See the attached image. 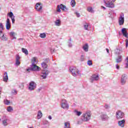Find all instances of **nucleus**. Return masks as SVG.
<instances>
[{"mask_svg":"<svg viewBox=\"0 0 128 128\" xmlns=\"http://www.w3.org/2000/svg\"><path fill=\"white\" fill-rule=\"evenodd\" d=\"M69 70L70 72L73 76H78L80 75V71L76 67H70L69 68Z\"/></svg>","mask_w":128,"mask_h":128,"instance_id":"1","label":"nucleus"},{"mask_svg":"<svg viewBox=\"0 0 128 128\" xmlns=\"http://www.w3.org/2000/svg\"><path fill=\"white\" fill-rule=\"evenodd\" d=\"M92 116V114H90V111H88L84 114L82 116L83 122H88L90 120Z\"/></svg>","mask_w":128,"mask_h":128,"instance_id":"2","label":"nucleus"},{"mask_svg":"<svg viewBox=\"0 0 128 128\" xmlns=\"http://www.w3.org/2000/svg\"><path fill=\"white\" fill-rule=\"evenodd\" d=\"M106 6L110 8H114V4L113 2H110L108 0H104Z\"/></svg>","mask_w":128,"mask_h":128,"instance_id":"3","label":"nucleus"},{"mask_svg":"<svg viewBox=\"0 0 128 128\" xmlns=\"http://www.w3.org/2000/svg\"><path fill=\"white\" fill-rule=\"evenodd\" d=\"M100 80V76L98 74H94L90 78V82H98Z\"/></svg>","mask_w":128,"mask_h":128,"instance_id":"4","label":"nucleus"},{"mask_svg":"<svg viewBox=\"0 0 128 128\" xmlns=\"http://www.w3.org/2000/svg\"><path fill=\"white\" fill-rule=\"evenodd\" d=\"M61 108L64 110H68L70 106L68 104V101L66 100H62Z\"/></svg>","mask_w":128,"mask_h":128,"instance_id":"5","label":"nucleus"},{"mask_svg":"<svg viewBox=\"0 0 128 128\" xmlns=\"http://www.w3.org/2000/svg\"><path fill=\"white\" fill-rule=\"evenodd\" d=\"M36 84L34 81H32L29 84V86L28 88V90H36Z\"/></svg>","mask_w":128,"mask_h":128,"instance_id":"6","label":"nucleus"},{"mask_svg":"<svg viewBox=\"0 0 128 128\" xmlns=\"http://www.w3.org/2000/svg\"><path fill=\"white\" fill-rule=\"evenodd\" d=\"M100 118L103 122H106V120H108L110 117H108L106 113L102 112L100 115Z\"/></svg>","mask_w":128,"mask_h":128,"instance_id":"7","label":"nucleus"},{"mask_svg":"<svg viewBox=\"0 0 128 128\" xmlns=\"http://www.w3.org/2000/svg\"><path fill=\"white\" fill-rule=\"evenodd\" d=\"M118 24L119 26H122L124 24V13H122L119 17Z\"/></svg>","mask_w":128,"mask_h":128,"instance_id":"8","label":"nucleus"},{"mask_svg":"<svg viewBox=\"0 0 128 128\" xmlns=\"http://www.w3.org/2000/svg\"><path fill=\"white\" fill-rule=\"evenodd\" d=\"M126 80H128V76L126 74H122L121 77V84H126Z\"/></svg>","mask_w":128,"mask_h":128,"instance_id":"9","label":"nucleus"},{"mask_svg":"<svg viewBox=\"0 0 128 128\" xmlns=\"http://www.w3.org/2000/svg\"><path fill=\"white\" fill-rule=\"evenodd\" d=\"M124 116V114L122 111L119 110L116 112V118L117 120H120Z\"/></svg>","mask_w":128,"mask_h":128,"instance_id":"10","label":"nucleus"},{"mask_svg":"<svg viewBox=\"0 0 128 128\" xmlns=\"http://www.w3.org/2000/svg\"><path fill=\"white\" fill-rule=\"evenodd\" d=\"M60 10H66V7L62 4L58 5L57 6L56 12H62Z\"/></svg>","mask_w":128,"mask_h":128,"instance_id":"11","label":"nucleus"},{"mask_svg":"<svg viewBox=\"0 0 128 128\" xmlns=\"http://www.w3.org/2000/svg\"><path fill=\"white\" fill-rule=\"evenodd\" d=\"M31 70H33L34 72H38L40 70V66H36V64H32L30 66Z\"/></svg>","mask_w":128,"mask_h":128,"instance_id":"12","label":"nucleus"},{"mask_svg":"<svg viewBox=\"0 0 128 128\" xmlns=\"http://www.w3.org/2000/svg\"><path fill=\"white\" fill-rule=\"evenodd\" d=\"M35 8H36L37 12H42V4L40 2L36 3L35 6Z\"/></svg>","mask_w":128,"mask_h":128,"instance_id":"13","label":"nucleus"},{"mask_svg":"<svg viewBox=\"0 0 128 128\" xmlns=\"http://www.w3.org/2000/svg\"><path fill=\"white\" fill-rule=\"evenodd\" d=\"M49 74H50V72H48V70H43L41 73V77L44 80H46V76H48Z\"/></svg>","mask_w":128,"mask_h":128,"instance_id":"14","label":"nucleus"},{"mask_svg":"<svg viewBox=\"0 0 128 128\" xmlns=\"http://www.w3.org/2000/svg\"><path fill=\"white\" fill-rule=\"evenodd\" d=\"M122 32L124 36L128 38V31L126 30V28H122Z\"/></svg>","mask_w":128,"mask_h":128,"instance_id":"15","label":"nucleus"},{"mask_svg":"<svg viewBox=\"0 0 128 128\" xmlns=\"http://www.w3.org/2000/svg\"><path fill=\"white\" fill-rule=\"evenodd\" d=\"M6 30H8L10 28V18H8L6 21Z\"/></svg>","mask_w":128,"mask_h":128,"instance_id":"16","label":"nucleus"},{"mask_svg":"<svg viewBox=\"0 0 128 128\" xmlns=\"http://www.w3.org/2000/svg\"><path fill=\"white\" fill-rule=\"evenodd\" d=\"M124 124H126V120H123L118 122V125L121 128H124Z\"/></svg>","mask_w":128,"mask_h":128,"instance_id":"17","label":"nucleus"},{"mask_svg":"<svg viewBox=\"0 0 128 128\" xmlns=\"http://www.w3.org/2000/svg\"><path fill=\"white\" fill-rule=\"evenodd\" d=\"M3 80L5 82H7L8 80V72H5L4 73V76L3 77Z\"/></svg>","mask_w":128,"mask_h":128,"instance_id":"18","label":"nucleus"},{"mask_svg":"<svg viewBox=\"0 0 128 128\" xmlns=\"http://www.w3.org/2000/svg\"><path fill=\"white\" fill-rule=\"evenodd\" d=\"M0 39L2 42H6V40H8V38L6 37V36L4 35V34H3L2 36H0Z\"/></svg>","mask_w":128,"mask_h":128,"instance_id":"19","label":"nucleus"},{"mask_svg":"<svg viewBox=\"0 0 128 128\" xmlns=\"http://www.w3.org/2000/svg\"><path fill=\"white\" fill-rule=\"evenodd\" d=\"M122 55H119L116 58V62H117V64L122 62Z\"/></svg>","mask_w":128,"mask_h":128,"instance_id":"20","label":"nucleus"},{"mask_svg":"<svg viewBox=\"0 0 128 128\" xmlns=\"http://www.w3.org/2000/svg\"><path fill=\"white\" fill-rule=\"evenodd\" d=\"M37 118L38 120H40L42 118V112L41 110H38V114L37 115Z\"/></svg>","mask_w":128,"mask_h":128,"instance_id":"21","label":"nucleus"},{"mask_svg":"<svg viewBox=\"0 0 128 128\" xmlns=\"http://www.w3.org/2000/svg\"><path fill=\"white\" fill-rule=\"evenodd\" d=\"M41 66H42V68H44V70L46 69V68H48V64H46V62H42V64H41Z\"/></svg>","mask_w":128,"mask_h":128,"instance_id":"22","label":"nucleus"},{"mask_svg":"<svg viewBox=\"0 0 128 128\" xmlns=\"http://www.w3.org/2000/svg\"><path fill=\"white\" fill-rule=\"evenodd\" d=\"M82 48L84 52H88V44H85L83 46Z\"/></svg>","mask_w":128,"mask_h":128,"instance_id":"23","label":"nucleus"},{"mask_svg":"<svg viewBox=\"0 0 128 128\" xmlns=\"http://www.w3.org/2000/svg\"><path fill=\"white\" fill-rule=\"evenodd\" d=\"M8 118H6L2 120V124L5 126H6L8 124Z\"/></svg>","mask_w":128,"mask_h":128,"instance_id":"24","label":"nucleus"},{"mask_svg":"<svg viewBox=\"0 0 128 128\" xmlns=\"http://www.w3.org/2000/svg\"><path fill=\"white\" fill-rule=\"evenodd\" d=\"M22 52H24V54H26V56H28V50H26L24 48H22Z\"/></svg>","mask_w":128,"mask_h":128,"instance_id":"25","label":"nucleus"},{"mask_svg":"<svg viewBox=\"0 0 128 128\" xmlns=\"http://www.w3.org/2000/svg\"><path fill=\"white\" fill-rule=\"evenodd\" d=\"M40 37L41 38H46V33L40 34Z\"/></svg>","mask_w":128,"mask_h":128,"instance_id":"26","label":"nucleus"},{"mask_svg":"<svg viewBox=\"0 0 128 128\" xmlns=\"http://www.w3.org/2000/svg\"><path fill=\"white\" fill-rule=\"evenodd\" d=\"M64 128H70V124L68 122H65Z\"/></svg>","mask_w":128,"mask_h":128,"instance_id":"27","label":"nucleus"},{"mask_svg":"<svg viewBox=\"0 0 128 128\" xmlns=\"http://www.w3.org/2000/svg\"><path fill=\"white\" fill-rule=\"evenodd\" d=\"M55 24L57 26H60V20H56V21L55 22Z\"/></svg>","mask_w":128,"mask_h":128,"instance_id":"28","label":"nucleus"},{"mask_svg":"<svg viewBox=\"0 0 128 128\" xmlns=\"http://www.w3.org/2000/svg\"><path fill=\"white\" fill-rule=\"evenodd\" d=\"M74 112L76 114V116H80V114H82V112H81L78 111V110H74Z\"/></svg>","mask_w":128,"mask_h":128,"instance_id":"29","label":"nucleus"},{"mask_svg":"<svg viewBox=\"0 0 128 128\" xmlns=\"http://www.w3.org/2000/svg\"><path fill=\"white\" fill-rule=\"evenodd\" d=\"M87 10L89 12H94V11L92 10V7L89 6L87 8Z\"/></svg>","mask_w":128,"mask_h":128,"instance_id":"30","label":"nucleus"},{"mask_svg":"<svg viewBox=\"0 0 128 128\" xmlns=\"http://www.w3.org/2000/svg\"><path fill=\"white\" fill-rule=\"evenodd\" d=\"M84 26L85 30H88V23H86Z\"/></svg>","mask_w":128,"mask_h":128,"instance_id":"31","label":"nucleus"},{"mask_svg":"<svg viewBox=\"0 0 128 128\" xmlns=\"http://www.w3.org/2000/svg\"><path fill=\"white\" fill-rule=\"evenodd\" d=\"M24 83L22 82L19 86V88H20V90H24Z\"/></svg>","mask_w":128,"mask_h":128,"instance_id":"32","label":"nucleus"},{"mask_svg":"<svg viewBox=\"0 0 128 128\" xmlns=\"http://www.w3.org/2000/svg\"><path fill=\"white\" fill-rule=\"evenodd\" d=\"M70 4L72 8H74L76 6V1L74 0H72L70 2Z\"/></svg>","mask_w":128,"mask_h":128,"instance_id":"33","label":"nucleus"},{"mask_svg":"<svg viewBox=\"0 0 128 128\" xmlns=\"http://www.w3.org/2000/svg\"><path fill=\"white\" fill-rule=\"evenodd\" d=\"M7 110L8 112H12V110H14V109L12 108V107L9 106L7 108Z\"/></svg>","mask_w":128,"mask_h":128,"instance_id":"34","label":"nucleus"},{"mask_svg":"<svg viewBox=\"0 0 128 128\" xmlns=\"http://www.w3.org/2000/svg\"><path fill=\"white\" fill-rule=\"evenodd\" d=\"M32 64H36V57L33 58L32 60Z\"/></svg>","mask_w":128,"mask_h":128,"instance_id":"35","label":"nucleus"},{"mask_svg":"<svg viewBox=\"0 0 128 128\" xmlns=\"http://www.w3.org/2000/svg\"><path fill=\"white\" fill-rule=\"evenodd\" d=\"M87 64H88V66H92V60H88L87 62Z\"/></svg>","mask_w":128,"mask_h":128,"instance_id":"36","label":"nucleus"},{"mask_svg":"<svg viewBox=\"0 0 128 128\" xmlns=\"http://www.w3.org/2000/svg\"><path fill=\"white\" fill-rule=\"evenodd\" d=\"M8 15L9 16L10 18H14V13H12V12H10L8 13Z\"/></svg>","mask_w":128,"mask_h":128,"instance_id":"37","label":"nucleus"},{"mask_svg":"<svg viewBox=\"0 0 128 128\" xmlns=\"http://www.w3.org/2000/svg\"><path fill=\"white\" fill-rule=\"evenodd\" d=\"M4 104L8 106V105L10 104V100H4Z\"/></svg>","mask_w":128,"mask_h":128,"instance_id":"38","label":"nucleus"},{"mask_svg":"<svg viewBox=\"0 0 128 128\" xmlns=\"http://www.w3.org/2000/svg\"><path fill=\"white\" fill-rule=\"evenodd\" d=\"M84 55H81L80 58V62H84Z\"/></svg>","mask_w":128,"mask_h":128,"instance_id":"39","label":"nucleus"},{"mask_svg":"<svg viewBox=\"0 0 128 128\" xmlns=\"http://www.w3.org/2000/svg\"><path fill=\"white\" fill-rule=\"evenodd\" d=\"M70 42H68V46H69V48H72V38H70Z\"/></svg>","mask_w":128,"mask_h":128,"instance_id":"40","label":"nucleus"},{"mask_svg":"<svg viewBox=\"0 0 128 128\" xmlns=\"http://www.w3.org/2000/svg\"><path fill=\"white\" fill-rule=\"evenodd\" d=\"M12 94H18V91L16 90H13L12 91Z\"/></svg>","mask_w":128,"mask_h":128,"instance_id":"41","label":"nucleus"},{"mask_svg":"<svg viewBox=\"0 0 128 128\" xmlns=\"http://www.w3.org/2000/svg\"><path fill=\"white\" fill-rule=\"evenodd\" d=\"M20 60H16V66H20Z\"/></svg>","mask_w":128,"mask_h":128,"instance_id":"42","label":"nucleus"},{"mask_svg":"<svg viewBox=\"0 0 128 128\" xmlns=\"http://www.w3.org/2000/svg\"><path fill=\"white\" fill-rule=\"evenodd\" d=\"M11 19H12V24L14 23V22H16V20L14 19V16H13V17L11 18Z\"/></svg>","mask_w":128,"mask_h":128,"instance_id":"43","label":"nucleus"},{"mask_svg":"<svg viewBox=\"0 0 128 128\" xmlns=\"http://www.w3.org/2000/svg\"><path fill=\"white\" fill-rule=\"evenodd\" d=\"M0 28L3 30H4V25L2 24V23H0Z\"/></svg>","mask_w":128,"mask_h":128,"instance_id":"44","label":"nucleus"},{"mask_svg":"<svg viewBox=\"0 0 128 128\" xmlns=\"http://www.w3.org/2000/svg\"><path fill=\"white\" fill-rule=\"evenodd\" d=\"M20 60V56L17 55L16 56V60Z\"/></svg>","mask_w":128,"mask_h":128,"instance_id":"45","label":"nucleus"},{"mask_svg":"<svg viewBox=\"0 0 128 128\" xmlns=\"http://www.w3.org/2000/svg\"><path fill=\"white\" fill-rule=\"evenodd\" d=\"M10 36H14V32H10Z\"/></svg>","mask_w":128,"mask_h":128,"instance_id":"46","label":"nucleus"},{"mask_svg":"<svg viewBox=\"0 0 128 128\" xmlns=\"http://www.w3.org/2000/svg\"><path fill=\"white\" fill-rule=\"evenodd\" d=\"M76 14L77 16V18H80V13L76 12Z\"/></svg>","mask_w":128,"mask_h":128,"instance_id":"47","label":"nucleus"},{"mask_svg":"<svg viewBox=\"0 0 128 128\" xmlns=\"http://www.w3.org/2000/svg\"><path fill=\"white\" fill-rule=\"evenodd\" d=\"M104 108L106 109H108L110 108V106L108 105V104H105L104 106Z\"/></svg>","mask_w":128,"mask_h":128,"instance_id":"48","label":"nucleus"},{"mask_svg":"<svg viewBox=\"0 0 128 128\" xmlns=\"http://www.w3.org/2000/svg\"><path fill=\"white\" fill-rule=\"evenodd\" d=\"M126 48H128V39H126Z\"/></svg>","mask_w":128,"mask_h":128,"instance_id":"49","label":"nucleus"},{"mask_svg":"<svg viewBox=\"0 0 128 128\" xmlns=\"http://www.w3.org/2000/svg\"><path fill=\"white\" fill-rule=\"evenodd\" d=\"M32 70V68L26 69V71L30 72Z\"/></svg>","mask_w":128,"mask_h":128,"instance_id":"50","label":"nucleus"},{"mask_svg":"<svg viewBox=\"0 0 128 128\" xmlns=\"http://www.w3.org/2000/svg\"><path fill=\"white\" fill-rule=\"evenodd\" d=\"M41 90H42V88H38L37 90V92H40Z\"/></svg>","mask_w":128,"mask_h":128,"instance_id":"51","label":"nucleus"},{"mask_svg":"<svg viewBox=\"0 0 128 128\" xmlns=\"http://www.w3.org/2000/svg\"><path fill=\"white\" fill-rule=\"evenodd\" d=\"M116 68H117V70H119L120 69V66H118V64H116Z\"/></svg>","mask_w":128,"mask_h":128,"instance_id":"52","label":"nucleus"},{"mask_svg":"<svg viewBox=\"0 0 128 128\" xmlns=\"http://www.w3.org/2000/svg\"><path fill=\"white\" fill-rule=\"evenodd\" d=\"M2 34V30H0V36H1Z\"/></svg>","mask_w":128,"mask_h":128,"instance_id":"53","label":"nucleus"},{"mask_svg":"<svg viewBox=\"0 0 128 128\" xmlns=\"http://www.w3.org/2000/svg\"><path fill=\"white\" fill-rule=\"evenodd\" d=\"M48 118H49L50 120H52V116H48Z\"/></svg>","mask_w":128,"mask_h":128,"instance_id":"54","label":"nucleus"},{"mask_svg":"<svg viewBox=\"0 0 128 128\" xmlns=\"http://www.w3.org/2000/svg\"><path fill=\"white\" fill-rule=\"evenodd\" d=\"M102 8H104V10H106V8L104 6H101Z\"/></svg>","mask_w":128,"mask_h":128,"instance_id":"55","label":"nucleus"},{"mask_svg":"<svg viewBox=\"0 0 128 128\" xmlns=\"http://www.w3.org/2000/svg\"><path fill=\"white\" fill-rule=\"evenodd\" d=\"M106 50L108 54V52H110L109 50H108V48H106Z\"/></svg>","mask_w":128,"mask_h":128,"instance_id":"56","label":"nucleus"},{"mask_svg":"<svg viewBox=\"0 0 128 128\" xmlns=\"http://www.w3.org/2000/svg\"><path fill=\"white\" fill-rule=\"evenodd\" d=\"M24 39L22 38H20L18 39V40H22Z\"/></svg>","mask_w":128,"mask_h":128,"instance_id":"57","label":"nucleus"},{"mask_svg":"<svg viewBox=\"0 0 128 128\" xmlns=\"http://www.w3.org/2000/svg\"><path fill=\"white\" fill-rule=\"evenodd\" d=\"M109 14H110V16H112V12H109Z\"/></svg>","mask_w":128,"mask_h":128,"instance_id":"58","label":"nucleus"},{"mask_svg":"<svg viewBox=\"0 0 128 128\" xmlns=\"http://www.w3.org/2000/svg\"><path fill=\"white\" fill-rule=\"evenodd\" d=\"M126 68H128V62H127V63H126Z\"/></svg>","mask_w":128,"mask_h":128,"instance_id":"59","label":"nucleus"},{"mask_svg":"<svg viewBox=\"0 0 128 128\" xmlns=\"http://www.w3.org/2000/svg\"><path fill=\"white\" fill-rule=\"evenodd\" d=\"M13 38H14V39H16V36H13Z\"/></svg>","mask_w":128,"mask_h":128,"instance_id":"60","label":"nucleus"},{"mask_svg":"<svg viewBox=\"0 0 128 128\" xmlns=\"http://www.w3.org/2000/svg\"><path fill=\"white\" fill-rule=\"evenodd\" d=\"M127 62H128V56L126 58Z\"/></svg>","mask_w":128,"mask_h":128,"instance_id":"61","label":"nucleus"},{"mask_svg":"<svg viewBox=\"0 0 128 128\" xmlns=\"http://www.w3.org/2000/svg\"><path fill=\"white\" fill-rule=\"evenodd\" d=\"M0 94H2V92L0 90Z\"/></svg>","mask_w":128,"mask_h":128,"instance_id":"62","label":"nucleus"},{"mask_svg":"<svg viewBox=\"0 0 128 128\" xmlns=\"http://www.w3.org/2000/svg\"><path fill=\"white\" fill-rule=\"evenodd\" d=\"M113 0V2H116V0Z\"/></svg>","mask_w":128,"mask_h":128,"instance_id":"63","label":"nucleus"},{"mask_svg":"<svg viewBox=\"0 0 128 128\" xmlns=\"http://www.w3.org/2000/svg\"><path fill=\"white\" fill-rule=\"evenodd\" d=\"M53 52H54V50H53Z\"/></svg>","mask_w":128,"mask_h":128,"instance_id":"64","label":"nucleus"}]
</instances>
